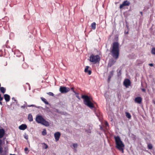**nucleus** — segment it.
<instances>
[{"label": "nucleus", "mask_w": 155, "mask_h": 155, "mask_svg": "<svg viewBox=\"0 0 155 155\" xmlns=\"http://www.w3.org/2000/svg\"><path fill=\"white\" fill-rule=\"evenodd\" d=\"M114 138L116 143V147L123 153L125 147L124 143L119 136H115Z\"/></svg>", "instance_id": "obj_1"}, {"label": "nucleus", "mask_w": 155, "mask_h": 155, "mask_svg": "<svg viewBox=\"0 0 155 155\" xmlns=\"http://www.w3.org/2000/svg\"><path fill=\"white\" fill-rule=\"evenodd\" d=\"M4 98L6 102H8L9 101L10 99V96L7 94H5L4 95Z\"/></svg>", "instance_id": "obj_14"}, {"label": "nucleus", "mask_w": 155, "mask_h": 155, "mask_svg": "<svg viewBox=\"0 0 155 155\" xmlns=\"http://www.w3.org/2000/svg\"><path fill=\"white\" fill-rule=\"evenodd\" d=\"M73 92L74 93L75 95H76V94H77L78 93L75 92L74 91H73Z\"/></svg>", "instance_id": "obj_33"}, {"label": "nucleus", "mask_w": 155, "mask_h": 155, "mask_svg": "<svg viewBox=\"0 0 155 155\" xmlns=\"http://www.w3.org/2000/svg\"><path fill=\"white\" fill-rule=\"evenodd\" d=\"M47 94L48 95H50V96H54V94L52 93L51 92H49Z\"/></svg>", "instance_id": "obj_27"}, {"label": "nucleus", "mask_w": 155, "mask_h": 155, "mask_svg": "<svg viewBox=\"0 0 155 155\" xmlns=\"http://www.w3.org/2000/svg\"><path fill=\"white\" fill-rule=\"evenodd\" d=\"M84 72L87 74L88 75H90L91 73V70L90 67L88 66H86L84 68Z\"/></svg>", "instance_id": "obj_7"}, {"label": "nucleus", "mask_w": 155, "mask_h": 155, "mask_svg": "<svg viewBox=\"0 0 155 155\" xmlns=\"http://www.w3.org/2000/svg\"><path fill=\"white\" fill-rule=\"evenodd\" d=\"M76 96L78 99H80L79 96V95L78 93L77 94H76Z\"/></svg>", "instance_id": "obj_28"}, {"label": "nucleus", "mask_w": 155, "mask_h": 155, "mask_svg": "<svg viewBox=\"0 0 155 155\" xmlns=\"http://www.w3.org/2000/svg\"><path fill=\"white\" fill-rule=\"evenodd\" d=\"M47 134L46 131L45 129H44L42 131V134L43 135H45Z\"/></svg>", "instance_id": "obj_24"}, {"label": "nucleus", "mask_w": 155, "mask_h": 155, "mask_svg": "<svg viewBox=\"0 0 155 155\" xmlns=\"http://www.w3.org/2000/svg\"><path fill=\"white\" fill-rule=\"evenodd\" d=\"M3 97H1V95L0 94V101H2L3 100Z\"/></svg>", "instance_id": "obj_30"}, {"label": "nucleus", "mask_w": 155, "mask_h": 155, "mask_svg": "<svg viewBox=\"0 0 155 155\" xmlns=\"http://www.w3.org/2000/svg\"><path fill=\"white\" fill-rule=\"evenodd\" d=\"M130 4V3L127 1H125L122 4L120 5V8H122L124 6L129 5Z\"/></svg>", "instance_id": "obj_9"}, {"label": "nucleus", "mask_w": 155, "mask_h": 155, "mask_svg": "<svg viewBox=\"0 0 155 155\" xmlns=\"http://www.w3.org/2000/svg\"><path fill=\"white\" fill-rule=\"evenodd\" d=\"M151 53L152 54L155 55V48H153L151 50Z\"/></svg>", "instance_id": "obj_21"}, {"label": "nucleus", "mask_w": 155, "mask_h": 155, "mask_svg": "<svg viewBox=\"0 0 155 155\" xmlns=\"http://www.w3.org/2000/svg\"><path fill=\"white\" fill-rule=\"evenodd\" d=\"M148 148L149 149H151L152 148V145L151 144H149L148 145Z\"/></svg>", "instance_id": "obj_26"}, {"label": "nucleus", "mask_w": 155, "mask_h": 155, "mask_svg": "<svg viewBox=\"0 0 155 155\" xmlns=\"http://www.w3.org/2000/svg\"><path fill=\"white\" fill-rule=\"evenodd\" d=\"M41 100H42V101H43L44 102L45 104H48V102L46 101V99H45V98L41 97Z\"/></svg>", "instance_id": "obj_22"}, {"label": "nucleus", "mask_w": 155, "mask_h": 155, "mask_svg": "<svg viewBox=\"0 0 155 155\" xmlns=\"http://www.w3.org/2000/svg\"><path fill=\"white\" fill-rule=\"evenodd\" d=\"M149 65L150 66H153V64H150Z\"/></svg>", "instance_id": "obj_32"}, {"label": "nucleus", "mask_w": 155, "mask_h": 155, "mask_svg": "<svg viewBox=\"0 0 155 155\" xmlns=\"http://www.w3.org/2000/svg\"><path fill=\"white\" fill-rule=\"evenodd\" d=\"M142 90L143 91H144V92H145V90L144 89H142Z\"/></svg>", "instance_id": "obj_34"}, {"label": "nucleus", "mask_w": 155, "mask_h": 155, "mask_svg": "<svg viewBox=\"0 0 155 155\" xmlns=\"http://www.w3.org/2000/svg\"><path fill=\"white\" fill-rule=\"evenodd\" d=\"M100 57L98 55L92 54L90 56L89 58V61L94 64L100 61Z\"/></svg>", "instance_id": "obj_5"}, {"label": "nucleus", "mask_w": 155, "mask_h": 155, "mask_svg": "<svg viewBox=\"0 0 155 155\" xmlns=\"http://www.w3.org/2000/svg\"><path fill=\"white\" fill-rule=\"evenodd\" d=\"M5 89L3 87L0 88V90L3 93H4L5 92Z\"/></svg>", "instance_id": "obj_19"}, {"label": "nucleus", "mask_w": 155, "mask_h": 155, "mask_svg": "<svg viewBox=\"0 0 155 155\" xmlns=\"http://www.w3.org/2000/svg\"><path fill=\"white\" fill-rule=\"evenodd\" d=\"M34 106V105H31L30 106H28V107L33 106Z\"/></svg>", "instance_id": "obj_36"}, {"label": "nucleus", "mask_w": 155, "mask_h": 155, "mask_svg": "<svg viewBox=\"0 0 155 155\" xmlns=\"http://www.w3.org/2000/svg\"><path fill=\"white\" fill-rule=\"evenodd\" d=\"M91 26L92 28L94 30L96 28V23L95 22H94L91 24Z\"/></svg>", "instance_id": "obj_18"}, {"label": "nucleus", "mask_w": 155, "mask_h": 155, "mask_svg": "<svg viewBox=\"0 0 155 155\" xmlns=\"http://www.w3.org/2000/svg\"><path fill=\"white\" fill-rule=\"evenodd\" d=\"M59 90L61 93L64 94L70 91V89L65 87H60Z\"/></svg>", "instance_id": "obj_6"}, {"label": "nucleus", "mask_w": 155, "mask_h": 155, "mask_svg": "<svg viewBox=\"0 0 155 155\" xmlns=\"http://www.w3.org/2000/svg\"><path fill=\"white\" fill-rule=\"evenodd\" d=\"M28 119L30 121H32L33 120L32 116L31 114H29L28 116Z\"/></svg>", "instance_id": "obj_17"}, {"label": "nucleus", "mask_w": 155, "mask_h": 155, "mask_svg": "<svg viewBox=\"0 0 155 155\" xmlns=\"http://www.w3.org/2000/svg\"><path fill=\"white\" fill-rule=\"evenodd\" d=\"M42 148L43 149H46L48 147V146L45 143H42Z\"/></svg>", "instance_id": "obj_16"}, {"label": "nucleus", "mask_w": 155, "mask_h": 155, "mask_svg": "<svg viewBox=\"0 0 155 155\" xmlns=\"http://www.w3.org/2000/svg\"><path fill=\"white\" fill-rule=\"evenodd\" d=\"M76 96L78 99H80L79 96V95L78 93L77 94H76Z\"/></svg>", "instance_id": "obj_29"}, {"label": "nucleus", "mask_w": 155, "mask_h": 155, "mask_svg": "<svg viewBox=\"0 0 155 155\" xmlns=\"http://www.w3.org/2000/svg\"><path fill=\"white\" fill-rule=\"evenodd\" d=\"M140 13H141V14H142V12H141Z\"/></svg>", "instance_id": "obj_38"}, {"label": "nucleus", "mask_w": 155, "mask_h": 155, "mask_svg": "<svg viewBox=\"0 0 155 155\" xmlns=\"http://www.w3.org/2000/svg\"><path fill=\"white\" fill-rule=\"evenodd\" d=\"M126 116L129 119H130L131 117V116L130 114L129 113H128V112L126 113Z\"/></svg>", "instance_id": "obj_20"}, {"label": "nucleus", "mask_w": 155, "mask_h": 155, "mask_svg": "<svg viewBox=\"0 0 155 155\" xmlns=\"http://www.w3.org/2000/svg\"><path fill=\"white\" fill-rule=\"evenodd\" d=\"M124 84L126 87H127L130 84V81L128 79H125L124 82Z\"/></svg>", "instance_id": "obj_10"}, {"label": "nucleus", "mask_w": 155, "mask_h": 155, "mask_svg": "<svg viewBox=\"0 0 155 155\" xmlns=\"http://www.w3.org/2000/svg\"><path fill=\"white\" fill-rule=\"evenodd\" d=\"M142 101V98L140 97H136L134 100L135 102L139 104H140L141 103Z\"/></svg>", "instance_id": "obj_11"}, {"label": "nucleus", "mask_w": 155, "mask_h": 155, "mask_svg": "<svg viewBox=\"0 0 155 155\" xmlns=\"http://www.w3.org/2000/svg\"><path fill=\"white\" fill-rule=\"evenodd\" d=\"M115 58V59H112L110 60L108 65L110 67L112 65H113L114 63L116 62V59L117 58Z\"/></svg>", "instance_id": "obj_12"}, {"label": "nucleus", "mask_w": 155, "mask_h": 155, "mask_svg": "<svg viewBox=\"0 0 155 155\" xmlns=\"http://www.w3.org/2000/svg\"><path fill=\"white\" fill-rule=\"evenodd\" d=\"M24 150H25V153L26 154H27L28 153L29 150H28V148H27V147L25 148Z\"/></svg>", "instance_id": "obj_25"}, {"label": "nucleus", "mask_w": 155, "mask_h": 155, "mask_svg": "<svg viewBox=\"0 0 155 155\" xmlns=\"http://www.w3.org/2000/svg\"><path fill=\"white\" fill-rule=\"evenodd\" d=\"M61 135L59 132H56L54 134V136L55 141L57 142L59 140Z\"/></svg>", "instance_id": "obj_8"}, {"label": "nucleus", "mask_w": 155, "mask_h": 155, "mask_svg": "<svg viewBox=\"0 0 155 155\" xmlns=\"http://www.w3.org/2000/svg\"><path fill=\"white\" fill-rule=\"evenodd\" d=\"M5 134V131L3 129H0V138H2Z\"/></svg>", "instance_id": "obj_15"}, {"label": "nucleus", "mask_w": 155, "mask_h": 155, "mask_svg": "<svg viewBox=\"0 0 155 155\" xmlns=\"http://www.w3.org/2000/svg\"><path fill=\"white\" fill-rule=\"evenodd\" d=\"M73 148L74 149H76L78 147V144L77 143H73L72 144Z\"/></svg>", "instance_id": "obj_23"}, {"label": "nucleus", "mask_w": 155, "mask_h": 155, "mask_svg": "<svg viewBox=\"0 0 155 155\" xmlns=\"http://www.w3.org/2000/svg\"><path fill=\"white\" fill-rule=\"evenodd\" d=\"M25 137V139H27H27H28V136H25V137Z\"/></svg>", "instance_id": "obj_31"}, {"label": "nucleus", "mask_w": 155, "mask_h": 155, "mask_svg": "<svg viewBox=\"0 0 155 155\" xmlns=\"http://www.w3.org/2000/svg\"><path fill=\"white\" fill-rule=\"evenodd\" d=\"M27 127L26 125L22 124L19 127V128L21 130H24L26 129Z\"/></svg>", "instance_id": "obj_13"}, {"label": "nucleus", "mask_w": 155, "mask_h": 155, "mask_svg": "<svg viewBox=\"0 0 155 155\" xmlns=\"http://www.w3.org/2000/svg\"><path fill=\"white\" fill-rule=\"evenodd\" d=\"M0 104L1 105H2V102H1V101H0Z\"/></svg>", "instance_id": "obj_35"}, {"label": "nucleus", "mask_w": 155, "mask_h": 155, "mask_svg": "<svg viewBox=\"0 0 155 155\" xmlns=\"http://www.w3.org/2000/svg\"><path fill=\"white\" fill-rule=\"evenodd\" d=\"M82 98L84 99V104L90 108L94 107V105L91 101V98L87 95H83Z\"/></svg>", "instance_id": "obj_3"}, {"label": "nucleus", "mask_w": 155, "mask_h": 155, "mask_svg": "<svg viewBox=\"0 0 155 155\" xmlns=\"http://www.w3.org/2000/svg\"><path fill=\"white\" fill-rule=\"evenodd\" d=\"M71 89H72V90H73V91H74V90H73V88H71Z\"/></svg>", "instance_id": "obj_37"}, {"label": "nucleus", "mask_w": 155, "mask_h": 155, "mask_svg": "<svg viewBox=\"0 0 155 155\" xmlns=\"http://www.w3.org/2000/svg\"><path fill=\"white\" fill-rule=\"evenodd\" d=\"M111 53L113 58H117L119 54V44L117 42H114L112 45Z\"/></svg>", "instance_id": "obj_2"}, {"label": "nucleus", "mask_w": 155, "mask_h": 155, "mask_svg": "<svg viewBox=\"0 0 155 155\" xmlns=\"http://www.w3.org/2000/svg\"><path fill=\"white\" fill-rule=\"evenodd\" d=\"M36 121L38 123L47 127L49 125L48 122L45 120L41 115H37L35 118Z\"/></svg>", "instance_id": "obj_4"}]
</instances>
